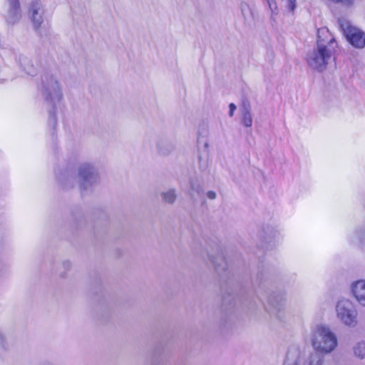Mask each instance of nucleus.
Masks as SVG:
<instances>
[{"label":"nucleus","instance_id":"obj_1","mask_svg":"<svg viewBox=\"0 0 365 365\" xmlns=\"http://www.w3.org/2000/svg\"><path fill=\"white\" fill-rule=\"evenodd\" d=\"M312 344L318 352L326 354L334 349L337 345V340L328 328L321 326L317 327L314 334Z\"/></svg>","mask_w":365,"mask_h":365},{"label":"nucleus","instance_id":"obj_2","mask_svg":"<svg viewBox=\"0 0 365 365\" xmlns=\"http://www.w3.org/2000/svg\"><path fill=\"white\" fill-rule=\"evenodd\" d=\"M344 34L349 42L354 47L361 48L365 46V34L348 23L341 24Z\"/></svg>","mask_w":365,"mask_h":365},{"label":"nucleus","instance_id":"obj_3","mask_svg":"<svg viewBox=\"0 0 365 365\" xmlns=\"http://www.w3.org/2000/svg\"><path fill=\"white\" fill-rule=\"evenodd\" d=\"M351 302L345 299L339 301L336 305L337 316L346 325L355 323L356 314L351 309Z\"/></svg>","mask_w":365,"mask_h":365},{"label":"nucleus","instance_id":"obj_4","mask_svg":"<svg viewBox=\"0 0 365 365\" xmlns=\"http://www.w3.org/2000/svg\"><path fill=\"white\" fill-rule=\"evenodd\" d=\"M319 38L320 36H319L317 41L318 49L314 52L311 62L312 64H314L317 68L325 66L327 64V61L331 57L330 51L326 46L323 45Z\"/></svg>","mask_w":365,"mask_h":365},{"label":"nucleus","instance_id":"obj_5","mask_svg":"<svg viewBox=\"0 0 365 365\" xmlns=\"http://www.w3.org/2000/svg\"><path fill=\"white\" fill-rule=\"evenodd\" d=\"M351 291L356 300L365 306V280H359L351 287Z\"/></svg>","mask_w":365,"mask_h":365},{"label":"nucleus","instance_id":"obj_6","mask_svg":"<svg viewBox=\"0 0 365 365\" xmlns=\"http://www.w3.org/2000/svg\"><path fill=\"white\" fill-rule=\"evenodd\" d=\"M40 9V4L38 1H33L30 6V11L32 14L34 24L36 27H39L42 24L43 19L41 16L37 17L38 11Z\"/></svg>","mask_w":365,"mask_h":365},{"label":"nucleus","instance_id":"obj_7","mask_svg":"<svg viewBox=\"0 0 365 365\" xmlns=\"http://www.w3.org/2000/svg\"><path fill=\"white\" fill-rule=\"evenodd\" d=\"M354 354L360 358L365 357V342L359 343L354 347Z\"/></svg>","mask_w":365,"mask_h":365},{"label":"nucleus","instance_id":"obj_8","mask_svg":"<svg viewBox=\"0 0 365 365\" xmlns=\"http://www.w3.org/2000/svg\"><path fill=\"white\" fill-rule=\"evenodd\" d=\"M163 197L165 202L173 203L176 198V195L174 190H169L163 193Z\"/></svg>","mask_w":365,"mask_h":365},{"label":"nucleus","instance_id":"obj_9","mask_svg":"<svg viewBox=\"0 0 365 365\" xmlns=\"http://www.w3.org/2000/svg\"><path fill=\"white\" fill-rule=\"evenodd\" d=\"M79 174L83 180H88L93 175V173L88 168L81 170Z\"/></svg>","mask_w":365,"mask_h":365},{"label":"nucleus","instance_id":"obj_10","mask_svg":"<svg viewBox=\"0 0 365 365\" xmlns=\"http://www.w3.org/2000/svg\"><path fill=\"white\" fill-rule=\"evenodd\" d=\"M243 123L247 127L252 125V118L249 113H245L242 118Z\"/></svg>","mask_w":365,"mask_h":365},{"label":"nucleus","instance_id":"obj_11","mask_svg":"<svg viewBox=\"0 0 365 365\" xmlns=\"http://www.w3.org/2000/svg\"><path fill=\"white\" fill-rule=\"evenodd\" d=\"M11 9L14 12L17 11L20 9V4L19 0H9Z\"/></svg>","mask_w":365,"mask_h":365},{"label":"nucleus","instance_id":"obj_12","mask_svg":"<svg viewBox=\"0 0 365 365\" xmlns=\"http://www.w3.org/2000/svg\"><path fill=\"white\" fill-rule=\"evenodd\" d=\"M269 7L272 11L277 9V3L275 0H266Z\"/></svg>","mask_w":365,"mask_h":365},{"label":"nucleus","instance_id":"obj_13","mask_svg":"<svg viewBox=\"0 0 365 365\" xmlns=\"http://www.w3.org/2000/svg\"><path fill=\"white\" fill-rule=\"evenodd\" d=\"M289 1V8L293 11L296 7V0H288Z\"/></svg>","mask_w":365,"mask_h":365},{"label":"nucleus","instance_id":"obj_14","mask_svg":"<svg viewBox=\"0 0 365 365\" xmlns=\"http://www.w3.org/2000/svg\"><path fill=\"white\" fill-rule=\"evenodd\" d=\"M230 108V115L232 116L235 110L236 109V106L234 103H230L229 106Z\"/></svg>","mask_w":365,"mask_h":365},{"label":"nucleus","instance_id":"obj_15","mask_svg":"<svg viewBox=\"0 0 365 365\" xmlns=\"http://www.w3.org/2000/svg\"><path fill=\"white\" fill-rule=\"evenodd\" d=\"M207 197L210 198V199H215V192L213 191H209L207 193Z\"/></svg>","mask_w":365,"mask_h":365},{"label":"nucleus","instance_id":"obj_16","mask_svg":"<svg viewBox=\"0 0 365 365\" xmlns=\"http://www.w3.org/2000/svg\"><path fill=\"white\" fill-rule=\"evenodd\" d=\"M332 41H334V38H331L329 41V43H331Z\"/></svg>","mask_w":365,"mask_h":365}]
</instances>
